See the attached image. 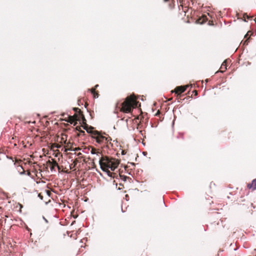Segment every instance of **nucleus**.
I'll use <instances>...</instances> for the list:
<instances>
[{
    "instance_id": "nucleus-20",
    "label": "nucleus",
    "mask_w": 256,
    "mask_h": 256,
    "mask_svg": "<svg viewBox=\"0 0 256 256\" xmlns=\"http://www.w3.org/2000/svg\"><path fill=\"white\" fill-rule=\"evenodd\" d=\"M96 150H94V149L92 148V154H95V153H96Z\"/></svg>"
},
{
    "instance_id": "nucleus-29",
    "label": "nucleus",
    "mask_w": 256,
    "mask_h": 256,
    "mask_svg": "<svg viewBox=\"0 0 256 256\" xmlns=\"http://www.w3.org/2000/svg\"><path fill=\"white\" fill-rule=\"evenodd\" d=\"M53 144V143H49V142H47V144Z\"/></svg>"
},
{
    "instance_id": "nucleus-14",
    "label": "nucleus",
    "mask_w": 256,
    "mask_h": 256,
    "mask_svg": "<svg viewBox=\"0 0 256 256\" xmlns=\"http://www.w3.org/2000/svg\"><path fill=\"white\" fill-rule=\"evenodd\" d=\"M192 98V96H188V98H184V99H182V100H178V102H182V100H186V99L188 100V98Z\"/></svg>"
},
{
    "instance_id": "nucleus-19",
    "label": "nucleus",
    "mask_w": 256,
    "mask_h": 256,
    "mask_svg": "<svg viewBox=\"0 0 256 256\" xmlns=\"http://www.w3.org/2000/svg\"><path fill=\"white\" fill-rule=\"evenodd\" d=\"M178 0L179 1L180 3L183 4L185 2L186 0Z\"/></svg>"
},
{
    "instance_id": "nucleus-30",
    "label": "nucleus",
    "mask_w": 256,
    "mask_h": 256,
    "mask_svg": "<svg viewBox=\"0 0 256 256\" xmlns=\"http://www.w3.org/2000/svg\"><path fill=\"white\" fill-rule=\"evenodd\" d=\"M81 144H86V143L84 142H82Z\"/></svg>"
},
{
    "instance_id": "nucleus-6",
    "label": "nucleus",
    "mask_w": 256,
    "mask_h": 256,
    "mask_svg": "<svg viewBox=\"0 0 256 256\" xmlns=\"http://www.w3.org/2000/svg\"><path fill=\"white\" fill-rule=\"evenodd\" d=\"M242 18L241 16V14L239 12H236V16L237 17L238 20H242L244 22H247V20L249 18L248 16L246 13L242 14Z\"/></svg>"
},
{
    "instance_id": "nucleus-28",
    "label": "nucleus",
    "mask_w": 256,
    "mask_h": 256,
    "mask_svg": "<svg viewBox=\"0 0 256 256\" xmlns=\"http://www.w3.org/2000/svg\"><path fill=\"white\" fill-rule=\"evenodd\" d=\"M256 34V31L255 34H252V36H254Z\"/></svg>"
},
{
    "instance_id": "nucleus-32",
    "label": "nucleus",
    "mask_w": 256,
    "mask_h": 256,
    "mask_svg": "<svg viewBox=\"0 0 256 256\" xmlns=\"http://www.w3.org/2000/svg\"><path fill=\"white\" fill-rule=\"evenodd\" d=\"M69 117H70L71 118H72V116H69Z\"/></svg>"
},
{
    "instance_id": "nucleus-24",
    "label": "nucleus",
    "mask_w": 256,
    "mask_h": 256,
    "mask_svg": "<svg viewBox=\"0 0 256 256\" xmlns=\"http://www.w3.org/2000/svg\"><path fill=\"white\" fill-rule=\"evenodd\" d=\"M193 116L194 118H195V119H197L198 118L196 116H195L193 115Z\"/></svg>"
},
{
    "instance_id": "nucleus-1",
    "label": "nucleus",
    "mask_w": 256,
    "mask_h": 256,
    "mask_svg": "<svg viewBox=\"0 0 256 256\" xmlns=\"http://www.w3.org/2000/svg\"><path fill=\"white\" fill-rule=\"evenodd\" d=\"M140 96L134 94L128 96L125 99L118 102L116 104V108L121 112L132 116L133 110L140 108L141 106L140 103L137 101Z\"/></svg>"
},
{
    "instance_id": "nucleus-26",
    "label": "nucleus",
    "mask_w": 256,
    "mask_h": 256,
    "mask_svg": "<svg viewBox=\"0 0 256 256\" xmlns=\"http://www.w3.org/2000/svg\"><path fill=\"white\" fill-rule=\"evenodd\" d=\"M168 0H164V2H168Z\"/></svg>"
},
{
    "instance_id": "nucleus-15",
    "label": "nucleus",
    "mask_w": 256,
    "mask_h": 256,
    "mask_svg": "<svg viewBox=\"0 0 256 256\" xmlns=\"http://www.w3.org/2000/svg\"><path fill=\"white\" fill-rule=\"evenodd\" d=\"M228 61V60H225L224 61V62L222 63V67L223 66H225V68H226V62Z\"/></svg>"
},
{
    "instance_id": "nucleus-12",
    "label": "nucleus",
    "mask_w": 256,
    "mask_h": 256,
    "mask_svg": "<svg viewBox=\"0 0 256 256\" xmlns=\"http://www.w3.org/2000/svg\"><path fill=\"white\" fill-rule=\"evenodd\" d=\"M18 170L20 172V174L24 173V170H23V168L22 166H20L18 168Z\"/></svg>"
},
{
    "instance_id": "nucleus-22",
    "label": "nucleus",
    "mask_w": 256,
    "mask_h": 256,
    "mask_svg": "<svg viewBox=\"0 0 256 256\" xmlns=\"http://www.w3.org/2000/svg\"><path fill=\"white\" fill-rule=\"evenodd\" d=\"M63 144H74L73 143H70V142H68V143L64 142Z\"/></svg>"
},
{
    "instance_id": "nucleus-10",
    "label": "nucleus",
    "mask_w": 256,
    "mask_h": 256,
    "mask_svg": "<svg viewBox=\"0 0 256 256\" xmlns=\"http://www.w3.org/2000/svg\"><path fill=\"white\" fill-rule=\"evenodd\" d=\"M121 154L122 155H124L127 153V150H124V149H120V150L118 151V154Z\"/></svg>"
},
{
    "instance_id": "nucleus-2",
    "label": "nucleus",
    "mask_w": 256,
    "mask_h": 256,
    "mask_svg": "<svg viewBox=\"0 0 256 256\" xmlns=\"http://www.w3.org/2000/svg\"><path fill=\"white\" fill-rule=\"evenodd\" d=\"M120 164V160L108 156L102 157L100 160V164L103 171L106 172L108 175L111 174L110 171L114 170Z\"/></svg>"
},
{
    "instance_id": "nucleus-5",
    "label": "nucleus",
    "mask_w": 256,
    "mask_h": 256,
    "mask_svg": "<svg viewBox=\"0 0 256 256\" xmlns=\"http://www.w3.org/2000/svg\"><path fill=\"white\" fill-rule=\"evenodd\" d=\"M65 151L67 152L68 150L74 152V153L72 152H69L68 154H75L78 155V156H80L81 154V153L80 152H77L79 151L80 150V148H73L72 146V145H65Z\"/></svg>"
},
{
    "instance_id": "nucleus-9",
    "label": "nucleus",
    "mask_w": 256,
    "mask_h": 256,
    "mask_svg": "<svg viewBox=\"0 0 256 256\" xmlns=\"http://www.w3.org/2000/svg\"><path fill=\"white\" fill-rule=\"evenodd\" d=\"M58 168V170L60 169L58 162L56 161L52 160V161L51 162L50 164V168L52 170H54L56 168Z\"/></svg>"
},
{
    "instance_id": "nucleus-25",
    "label": "nucleus",
    "mask_w": 256,
    "mask_h": 256,
    "mask_svg": "<svg viewBox=\"0 0 256 256\" xmlns=\"http://www.w3.org/2000/svg\"><path fill=\"white\" fill-rule=\"evenodd\" d=\"M64 120H65L66 122H69V121H68V120H66V118H65V119H64Z\"/></svg>"
},
{
    "instance_id": "nucleus-11",
    "label": "nucleus",
    "mask_w": 256,
    "mask_h": 256,
    "mask_svg": "<svg viewBox=\"0 0 256 256\" xmlns=\"http://www.w3.org/2000/svg\"><path fill=\"white\" fill-rule=\"evenodd\" d=\"M202 17L203 20L202 22H201V24H202L208 20V18L206 14H202Z\"/></svg>"
},
{
    "instance_id": "nucleus-8",
    "label": "nucleus",
    "mask_w": 256,
    "mask_h": 256,
    "mask_svg": "<svg viewBox=\"0 0 256 256\" xmlns=\"http://www.w3.org/2000/svg\"><path fill=\"white\" fill-rule=\"evenodd\" d=\"M98 86V84H96L94 86V88L90 90V91L93 94L94 98H96L98 96V94H97V92L95 91L96 88Z\"/></svg>"
},
{
    "instance_id": "nucleus-7",
    "label": "nucleus",
    "mask_w": 256,
    "mask_h": 256,
    "mask_svg": "<svg viewBox=\"0 0 256 256\" xmlns=\"http://www.w3.org/2000/svg\"><path fill=\"white\" fill-rule=\"evenodd\" d=\"M248 188L249 189L256 190V179L254 180L251 184H248Z\"/></svg>"
},
{
    "instance_id": "nucleus-4",
    "label": "nucleus",
    "mask_w": 256,
    "mask_h": 256,
    "mask_svg": "<svg viewBox=\"0 0 256 256\" xmlns=\"http://www.w3.org/2000/svg\"><path fill=\"white\" fill-rule=\"evenodd\" d=\"M190 86L191 88L192 87V85H186V86H177L174 90H172L171 92L172 93H175L176 94H182L186 91L187 88Z\"/></svg>"
},
{
    "instance_id": "nucleus-23",
    "label": "nucleus",
    "mask_w": 256,
    "mask_h": 256,
    "mask_svg": "<svg viewBox=\"0 0 256 256\" xmlns=\"http://www.w3.org/2000/svg\"><path fill=\"white\" fill-rule=\"evenodd\" d=\"M65 115H66V114H65V113H63V114H62V116H64Z\"/></svg>"
},
{
    "instance_id": "nucleus-18",
    "label": "nucleus",
    "mask_w": 256,
    "mask_h": 256,
    "mask_svg": "<svg viewBox=\"0 0 256 256\" xmlns=\"http://www.w3.org/2000/svg\"><path fill=\"white\" fill-rule=\"evenodd\" d=\"M193 93H194V95L195 96H198V92L196 91V90H194L192 92Z\"/></svg>"
},
{
    "instance_id": "nucleus-27",
    "label": "nucleus",
    "mask_w": 256,
    "mask_h": 256,
    "mask_svg": "<svg viewBox=\"0 0 256 256\" xmlns=\"http://www.w3.org/2000/svg\"><path fill=\"white\" fill-rule=\"evenodd\" d=\"M230 23H231V22H226V24H230ZM225 24H226V22H225Z\"/></svg>"
},
{
    "instance_id": "nucleus-31",
    "label": "nucleus",
    "mask_w": 256,
    "mask_h": 256,
    "mask_svg": "<svg viewBox=\"0 0 256 256\" xmlns=\"http://www.w3.org/2000/svg\"><path fill=\"white\" fill-rule=\"evenodd\" d=\"M142 144H145V143H144L143 142H142Z\"/></svg>"
},
{
    "instance_id": "nucleus-13",
    "label": "nucleus",
    "mask_w": 256,
    "mask_h": 256,
    "mask_svg": "<svg viewBox=\"0 0 256 256\" xmlns=\"http://www.w3.org/2000/svg\"><path fill=\"white\" fill-rule=\"evenodd\" d=\"M61 146L62 145H58V144H56V145H51L52 148H60L61 147Z\"/></svg>"
},
{
    "instance_id": "nucleus-16",
    "label": "nucleus",
    "mask_w": 256,
    "mask_h": 256,
    "mask_svg": "<svg viewBox=\"0 0 256 256\" xmlns=\"http://www.w3.org/2000/svg\"><path fill=\"white\" fill-rule=\"evenodd\" d=\"M72 110L75 112H77L78 111H80V109L78 108H73Z\"/></svg>"
},
{
    "instance_id": "nucleus-21",
    "label": "nucleus",
    "mask_w": 256,
    "mask_h": 256,
    "mask_svg": "<svg viewBox=\"0 0 256 256\" xmlns=\"http://www.w3.org/2000/svg\"><path fill=\"white\" fill-rule=\"evenodd\" d=\"M18 205L20 206V211H21V208H22V204H18Z\"/></svg>"
},
{
    "instance_id": "nucleus-3",
    "label": "nucleus",
    "mask_w": 256,
    "mask_h": 256,
    "mask_svg": "<svg viewBox=\"0 0 256 256\" xmlns=\"http://www.w3.org/2000/svg\"><path fill=\"white\" fill-rule=\"evenodd\" d=\"M92 138L98 144H112L110 142L112 139L109 136L98 130H94L92 132Z\"/></svg>"
},
{
    "instance_id": "nucleus-17",
    "label": "nucleus",
    "mask_w": 256,
    "mask_h": 256,
    "mask_svg": "<svg viewBox=\"0 0 256 256\" xmlns=\"http://www.w3.org/2000/svg\"><path fill=\"white\" fill-rule=\"evenodd\" d=\"M78 106H80L82 105L83 104H82V103L81 102V100H78Z\"/></svg>"
}]
</instances>
